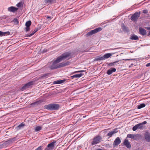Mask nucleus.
Masks as SVG:
<instances>
[{
    "instance_id": "nucleus-1",
    "label": "nucleus",
    "mask_w": 150,
    "mask_h": 150,
    "mask_svg": "<svg viewBox=\"0 0 150 150\" xmlns=\"http://www.w3.org/2000/svg\"><path fill=\"white\" fill-rule=\"evenodd\" d=\"M71 53L69 52H67L62 54L57 58L52 64L49 66V68L52 70L60 68L59 64H57L63 60L69 59L71 58Z\"/></svg>"
},
{
    "instance_id": "nucleus-2",
    "label": "nucleus",
    "mask_w": 150,
    "mask_h": 150,
    "mask_svg": "<svg viewBox=\"0 0 150 150\" xmlns=\"http://www.w3.org/2000/svg\"><path fill=\"white\" fill-rule=\"evenodd\" d=\"M59 107V105L56 103H51L44 106L45 108L50 110H57Z\"/></svg>"
},
{
    "instance_id": "nucleus-3",
    "label": "nucleus",
    "mask_w": 150,
    "mask_h": 150,
    "mask_svg": "<svg viewBox=\"0 0 150 150\" xmlns=\"http://www.w3.org/2000/svg\"><path fill=\"white\" fill-rule=\"evenodd\" d=\"M146 123L147 122L146 121H144L142 123L137 124L133 127V130L135 131L137 129H142L144 128L143 125L146 124Z\"/></svg>"
},
{
    "instance_id": "nucleus-4",
    "label": "nucleus",
    "mask_w": 150,
    "mask_h": 150,
    "mask_svg": "<svg viewBox=\"0 0 150 150\" xmlns=\"http://www.w3.org/2000/svg\"><path fill=\"white\" fill-rule=\"evenodd\" d=\"M102 28L101 27H99L96 28L95 29L92 30L90 32H88L86 35V37H87L91 35L94 34H95L97 32H99L101 30Z\"/></svg>"
},
{
    "instance_id": "nucleus-5",
    "label": "nucleus",
    "mask_w": 150,
    "mask_h": 150,
    "mask_svg": "<svg viewBox=\"0 0 150 150\" xmlns=\"http://www.w3.org/2000/svg\"><path fill=\"white\" fill-rule=\"evenodd\" d=\"M34 81H30L23 85L21 88V90L23 91L28 88H30L34 84Z\"/></svg>"
},
{
    "instance_id": "nucleus-6",
    "label": "nucleus",
    "mask_w": 150,
    "mask_h": 150,
    "mask_svg": "<svg viewBox=\"0 0 150 150\" xmlns=\"http://www.w3.org/2000/svg\"><path fill=\"white\" fill-rule=\"evenodd\" d=\"M140 14V11L136 12L131 16L130 18L131 20L134 22H136L139 17Z\"/></svg>"
},
{
    "instance_id": "nucleus-7",
    "label": "nucleus",
    "mask_w": 150,
    "mask_h": 150,
    "mask_svg": "<svg viewBox=\"0 0 150 150\" xmlns=\"http://www.w3.org/2000/svg\"><path fill=\"white\" fill-rule=\"evenodd\" d=\"M101 137L100 136H97L95 137L93 139V141L91 142L92 145L96 144L100 142Z\"/></svg>"
},
{
    "instance_id": "nucleus-8",
    "label": "nucleus",
    "mask_w": 150,
    "mask_h": 150,
    "mask_svg": "<svg viewBox=\"0 0 150 150\" xmlns=\"http://www.w3.org/2000/svg\"><path fill=\"white\" fill-rule=\"evenodd\" d=\"M121 142V141L119 137H118L115 139L112 146L113 147H115L116 146H117Z\"/></svg>"
},
{
    "instance_id": "nucleus-9",
    "label": "nucleus",
    "mask_w": 150,
    "mask_h": 150,
    "mask_svg": "<svg viewBox=\"0 0 150 150\" xmlns=\"http://www.w3.org/2000/svg\"><path fill=\"white\" fill-rule=\"evenodd\" d=\"M55 143V141H53L49 144L47 145V147L44 150H49L50 149H53L54 147V144Z\"/></svg>"
},
{
    "instance_id": "nucleus-10",
    "label": "nucleus",
    "mask_w": 150,
    "mask_h": 150,
    "mask_svg": "<svg viewBox=\"0 0 150 150\" xmlns=\"http://www.w3.org/2000/svg\"><path fill=\"white\" fill-rule=\"evenodd\" d=\"M71 64V62L69 61H67L66 62H63L59 63V66L60 68L64 67L66 66L70 65Z\"/></svg>"
},
{
    "instance_id": "nucleus-11",
    "label": "nucleus",
    "mask_w": 150,
    "mask_h": 150,
    "mask_svg": "<svg viewBox=\"0 0 150 150\" xmlns=\"http://www.w3.org/2000/svg\"><path fill=\"white\" fill-rule=\"evenodd\" d=\"M124 144L128 149H130L131 147L130 142L128 141V140L125 139L123 142Z\"/></svg>"
},
{
    "instance_id": "nucleus-12",
    "label": "nucleus",
    "mask_w": 150,
    "mask_h": 150,
    "mask_svg": "<svg viewBox=\"0 0 150 150\" xmlns=\"http://www.w3.org/2000/svg\"><path fill=\"white\" fill-rule=\"evenodd\" d=\"M117 128H115L112 131H110L107 134V136H109V137H111L113 135L117 132Z\"/></svg>"
},
{
    "instance_id": "nucleus-13",
    "label": "nucleus",
    "mask_w": 150,
    "mask_h": 150,
    "mask_svg": "<svg viewBox=\"0 0 150 150\" xmlns=\"http://www.w3.org/2000/svg\"><path fill=\"white\" fill-rule=\"evenodd\" d=\"M139 33L141 35L144 36L146 34V31L145 29L141 27L139 28Z\"/></svg>"
},
{
    "instance_id": "nucleus-14",
    "label": "nucleus",
    "mask_w": 150,
    "mask_h": 150,
    "mask_svg": "<svg viewBox=\"0 0 150 150\" xmlns=\"http://www.w3.org/2000/svg\"><path fill=\"white\" fill-rule=\"evenodd\" d=\"M116 71V69L115 68H111L107 70V74L108 75H110L112 73L115 72Z\"/></svg>"
},
{
    "instance_id": "nucleus-15",
    "label": "nucleus",
    "mask_w": 150,
    "mask_h": 150,
    "mask_svg": "<svg viewBox=\"0 0 150 150\" xmlns=\"http://www.w3.org/2000/svg\"><path fill=\"white\" fill-rule=\"evenodd\" d=\"M121 26L122 29L124 32H127L129 31V30L128 28L123 23H122Z\"/></svg>"
},
{
    "instance_id": "nucleus-16",
    "label": "nucleus",
    "mask_w": 150,
    "mask_h": 150,
    "mask_svg": "<svg viewBox=\"0 0 150 150\" xmlns=\"http://www.w3.org/2000/svg\"><path fill=\"white\" fill-rule=\"evenodd\" d=\"M18 8L14 6H11L8 8V11L10 12H15V11H17Z\"/></svg>"
},
{
    "instance_id": "nucleus-17",
    "label": "nucleus",
    "mask_w": 150,
    "mask_h": 150,
    "mask_svg": "<svg viewBox=\"0 0 150 150\" xmlns=\"http://www.w3.org/2000/svg\"><path fill=\"white\" fill-rule=\"evenodd\" d=\"M129 39L131 40H138L139 38L138 36L135 35L134 34H131L130 37L129 38Z\"/></svg>"
},
{
    "instance_id": "nucleus-18",
    "label": "nucleus",
    "mask_w": 150,
    "mask_h": 150,
    "mask_svg": "<svg viewBox=\"0 0 150 150\" xmlns=\"http://www.w3.org/2000/svg\"><path fill=\"white\" fill-rule=\"evenodd\" d=\"M66 81V79H63L62 80H58L54 81L53 83L54 84H60L64 83Z\"/></svg>"
},
{
    "instance_id": "nucleus-19",
    "label": "nucleus",
    "mask_w": 150,
    "mask_h": 150,
    "mask_svg": "<svg viewBox=\"0 0 150 150\" xmlns=\"http://www.w3.org/2000/svg\"><path fill=\"white\" fill-rule=\"evenodd\" d=\"M43 102L42 100H39L38 101L32 103L31 105H38L40 103Z\"/></svg>"
},
{
    "instance_id": "nucleus-20",
    "label": "nucleus",
    "mask_w": 150,
    "mask_h": 150,
    "mask_svg": "<svg viewBox=\"0 0 150 150\" xmlns=\"http://www.w3.org/2000/svg\"><path fill=\"white\" fill-rule=\"evenodd\" d=\"M141 136V135L139 134H134V138L133 139L134 140H137L139 139L140 137Z\"/></svg>"
},
{
    "instance_id": "nucleus-21",
    "label": "nucleus",
    "mask_w": 150,
    "mask_h": 150,
    "mask_svg": "<svg viewBox=\"0 0 150 150\" xmlns=\"http://www.w3.org/2000/svg\"><path fill=\"white\" fill-rule=\"evenodd\" d=\"M83 74H82V73L76 74L74 75L73 76H72L71 77H72V78H74L80 77H81L82 76H83Z\"/></svg>"
},
{
    "instance_id": "nucleus-22",
    "label": "nucleus",
    "mask_w": 150,
    "mask_h": 150,
    "mask_svg": "<svg viewBox=\"0 0 150 150\" xmlns=\"http://www.w3.org/2000/svg\"><path fill=\"white\" fill-rule=\"evenodd\" d=\"M112 55V54L111 53H107L105 54L104 55V59H107L110 57H111Z\"/></svg>"
},
{
    "instance_id": "nucleus-23",
    "label": "nucleus",
    "mask_w": 150,
    "mask_h": 150,
    "mask_svg": "<svg viewBox=\"0 0 150 150\" xmlns=\"http://www.w3.org/2000/svg\"><path fill=\"white\" fill-rule=\"evenodd\" d=\"M45 1L49 4H51L53 3H55L56 0H45Z\"/></svg>"
},
{
    "instance_id": "nucleus-24",
    "label": "nucleus",
    "mask_w": 150,
    "mask_h": 150,
    "mask_svg": "<svg viewBox=\"0 0 150 150\" xmlns=\"http://www.w3.org/2000/svg\"><path fill=\"white\" fill-rule=\"evenodd\" d=\"M103 56L101 57H98L95 59V61L103 60H104Z\"/></svg>"
},
{
    "instance_id": "nucleus-25",
    "label": "nucleus",
    "mask_w": 150,
    "mask_h": 150,
    "mask_svg": "<svg viewBox=\"0 0 150 150\" xmlns=\"http://www.w3.org/2000/svg\"><path fill=\"white\" fill-rule=\"evenodd\" d=\"M4 143L5 144H6V146H8V145L12 143V142H11L10 138L7 141H5L4 142Z\"/></svg>"
},
{
    "instance_id": "nucleus-26",
    "label": "nucleus",
    "mask_w": 150,
    "mask_h": 150,
    "mask_svg": "<svg viewBox=\"0 0 150 150\" xmlns=\"http://www.w3.org/2000/svg\"><path fill=\"white\" fill-rule=\"evenodd\" d=\"M146 105L144 103H142L140 105H138L137 108L139 109H141L143 108Z\"/></svg>"
},
{
    "instance_id": "nucleus-27",
    "label": "nucleus",
    "mask_w": 150,
    "mask_h": 150,
    "mask_svg": "<svg viewBox=\"0 0 150 150\" xmlns=\"http://www.w3.org/2000/svg\"><path fill=\"white\" fill-rule=\"evenodd\" d=\"M18 137L17 136L16 137H15L13 138H11L10 139L11 140V142L12 143L14 142L15 141H16L17 139H18V138H17Z\"/></svg>"
},
{
    "instance_id": "nucleus-28",
    "label": "nucleus",
    "mask_w": 150,
    "mask_h": 150,
    "mask_svg": "<svg viewBox=\"0 0 150 150\" xmlns=\"http://www.w3.org/2000/svg\"><path fill=\"white\" fill-rule=\"evenodd\" d=\"M134 134H128L127 135L126 139H127V138H130L133 139L134 138Z\"/></svg>"
},
{
    "instance_id": "nucleus-29",
    "label": "nucleus",
    "mask_w": 150,
    "mask_h": 150,
    "mask_svg": "<svg viewBox=\"0 0 150 150\" xmlns=\"http://www.w3.org/2000/svg\"><path fill=\"white\" fill-rule=\"evenodd\" d=\"M42 129V127L40 126H38L36 127L35 130L36 131H39Z\"/></svg>"
},
{
    "instance_id": "nucleus-30",
    "label": "nucleus",
    "mask_w": 150,
    "mask_h": 150,
    "mask_svg": "<svg viewBox=\"0 0 150 150\" xmlns=\"http://www.w3.org/2000/svg\"><path fill=\"white\" fill-rule=\"evenodd\" d=\"M31 24V22L30 21H29L26 22L25 25L26 26L30 27Z\"/></svg>"
},
{
    "instance_id": "nucleus-31",
    "label": "nucleus",
    "mask_w": 150,
    "mask_h": 150,
    "mask_svg": "<svg viewBox=\"0 0 150 150\" xmlns=\"http://www.w3.org/2000/svg\"><path fill=\"white\" fill-rule=\"evenodd\" d=\"M6 145L4 142L0 144V149H1L4 147H6Z\"/></svg>"
},
{
    "instance_id": "nucleus-32",
    "label": "nucleus",
    "mask_w": 150,
    "mask_h": 150,
    "mask_svg": "<svg viewBox=\"0 0 150 150\" xmlns=\"http://www.w3.org/2000/svg\"><path fill=\"white\" fill-rule=\"evenodd\" d=\"M117 62V61H116L113 63H109L108 64V66L109 67L115 65L116 63Z\"/></svg>"
},
{
    "instance_id": "nucleus-33",
    "label": "nucleus",
    "mask_w": 150,
    "mask_h": 150,
    "mask_svg": "<svg viewBox=\"0 0 150 150\" xmlns=\"http://www.w3.org/2000/svg\"><path fill=\"white\" fill-rule=\"evenodd\" d=\"M13 21L15 23H16V24H17L19 23V21L18 19L16 18H14L13 20Z\"/></svg>"
},
{
    "instance_id": "nucleus-34",
    "label": "nucleus",
    "mask_w": 150,
    "mask_h": 150,
    "mask_svg": "<svg viewBox=\"0 0 150 150\" xmlns=\"http://www.w3.org/2000/svg\"><path fill=\"white\" fill-rule=\"evenodd\" d=\"M16 6L18 7H21L22 6V3L21 2H19L17 4Z\"/></svg>"
},
{
    "instance_id": "nucleus-35",
    "label": "nucleus",
    "mask_w": 150,
    "mask_h": 150,
    "mask_svg": "<svg viewBox=\"0 0 150 150\" xmlns=\"http://www.w3.org/2000/svg\"><path fill=\"white\" fill-rule=\"evenodd\" d=\"M24 126V124H23V123H21L18 126V127L19 129H20L21 127H23Z\"/></svg>"
},
{
    "instance_id": "nucleus-36",
    "label": "nucleus",
    "mask_w": 150,
    "mask_h": 150,
    "mask_svg": "<svg viewBox=\"0 0 150 150\" xmlns=\"http://www.w3.org/2000/svg\"><path fill=\"white\" fill-rule=\"evenodd\" d=\"M42 146H40L38 147V148H37L35 150H42Z\"/></svg>"
},
{
    "instance_id": "nucleus-37",
    "label": "nucleus",
    "mask_w": 150,
    "mask_h": 150,
    "mask_svg": "<svg viewBox=\"0 0 150 150\" xmlns=\"http://www.w3.org/2000/svg\"><path fill=\"white\" fill-rule=\"evenodd\" d=\"M35 33L34 31H33V32H32V33H31L30 34H29V35H27V36H28V37H31V36L32 35H33L34 34V33Z\"/></svg>"
},
{
    "instance_id": "nucleus-38",
    "label": "nucleus",
    "mask_w": 150,
    "mask_h": 150,
    "mask_svg": "<svg viewBox=\"0 0 150 150\" xmlns=\"http://www.w3.org/2000/svg\"><path fill=\"white\" fill-rule=\"evenodd\" d=\"M10 33V32L9 31L4 32V35H5L6 34L7 35H9Z\"/></svg>"
},
{
    "instance_id": "nucleus-39",
    "label": "nucleus",
    "mask_w": 150,
    "mask_h": 150,
    "mask_svg": "<svg viewBox=\"0 0 150 150\" xmlns=\"http://www.w3.org/2000/svg\"><path fill=\"white\" fill-rule=\"evenodd\" d=\"M26 27L25 28V31L26 32H28L30 30V27L29 26H26Z\"/></svg>"
},
{
    "instance_id": "nucleus-40",
    "label": "nucleus",
    "mask_w": 150,
    "mask_h": 150,
    "mask_svg": "<svg viewBox=\"0 0 150 150\" xmlns=\"http://www.w3.org/2000/svg\"><path fill=\"white\" fill-rule=\"evenodd\" d=\"M142 12L143 13L146 14L148 13V11L147 10H144Z\"/></svg>"
},
{
    "instance_id": "nucleus-41",
    "label": "nucleus",
    "mask_w": 150,
    "mask_h": 150,
    "mask_svg": "<svg viewBox=\"0 0 150 150\" xmlns=\"http://www.w3.org/2000/svg\"><path fill=\"white\" fill-rule=\"evenodd\" d=\"M146 29L148 30H150V31L149 32L147 35L148 36H150V27H147L146 28Z\"/></svg>"
},
{
    "instance_id": "nucleus-42",
    "label": "nucleus",
    "mask_w": 150,
    "mask_h": 150,
    "mask_svg": "<svg viewBox=\"0 0 150 150\" xmlns=\"http://www.w3.org/2000/svg\"><path fill=\"white\" fill-rule=\"evenodd\" d=\"M0 36H4V32H2L1 31H0Z\"/></svg>"
},
{
    "instance_id": "nucleus-43",
    "label": "nucleus",
    "mask_w": 150,
    "mask_h": 150,
    "mask_svg": "<svg viewBox=\"0 0 150 150\" xmlns=\"http://www.w3.org/2000/svg\"><path fill=\"white\" fill-rule=\"evenodd\" d=\"M48 74H43L42 76V77H46L48 75Z\"/></svg>"
},
{
    "instance_id": "nucleus-44",
    "label": "nucleus",
    "mask_w": 150,
    "mask_h": 150,
    "mask_svg": "<svg viewBox=\"0 0 150 150\" xmlns=\"http://www.w3.org/2000/svg\"><path fill=\"white\" fill-rule=\"evenodd\" d=\"M7 18L6 16H4L2 17H1V19H5Z\"/></svg>"
},
{
    "instance_id": "nucleus-45",
    "label": "nucleus",
    "mask_w": 150,
    "mask_h": 150,
    "mask_svg": "<svg viewBox=\"0 0 150 150\" xmlns=\"http://www.w3.org/2000/svg\"><path fill=\"white\" fill-rule=\"evenodd\" d=\"M40 29H38V28H36L35 29V30L34 31L35 33L37 32Z\"/></svg>"
},
{
    "instance_id": "nucleus-46",
    "label": "nucleus",
    "mask_w": 150,
    "mask_h": 150,
    "mask_svg": "<svg viewBox=\"0 0 150 150\" xmlns=\"http://www.w3.org/2000/svg\"><path fill=\"white\" fill-rule=\"evenodd\" d=\"M146 67H149V66H150V63H148L146 65Z\"/></svg>"
},
{
    "instance_id": "nucleus-47",
    "label": "nucleus",
    "mask_w": 150,
    "mask_h": 150,
    "mask_svg": "<svg viewBox=\"0 0 150 150\" xmlns=\"http://www.w3.org/2000/svg\"><path fill=\"white\" fill-rule=\"evenodd\" d=\"M46 18L47 19H50L51 18V17L50 16H47Z\"/></svg>"
},
{
    "instance_id": "nucleus-48",
    "label": "nucleus",
    "mask_w": 150,
    "mask_h": 150,
    "mask_svg": "<svg viewBox=\"0 0 150 150\" xmlns=\"http://www.w3.org/2000/svg\"><path fill=\"white\" fill-rule=\"evenodd\" d=\"M79 72V71H76L75 72H74V73H77V72Z\"/></svg>"
},
{
    "instance_id": "nucleus-49",
    "label": "nucleus",
    "mask_w": 150,
    "mask_h": 150,
    "mask_svg": "<svg viewBox=\"0 0 150 150\" xmlns=\"http://www.w3.org/2000/svg\"><path fill=\"white\" fill-rule=\"evenodd\" d=\"M84 72V71H80L79 72Z\"/></svg>"
},
{
    "instance_id": "nucleus-50",
    "label": "nucleus",
    "mask_w": 150,
    "mask_h": 150,
    "mask_svg": "<svg viewBox=\"0 0 150 150\" xmlns=\"http://www.w3.org/2000/svg\"><path fill=\"white\" fill-rule=\"evenodd\" d=\"M86 117V115H85V116H83V118H85V117Z\"/></svg>"
},
{
    "instance_id": "nucleus-51",
    "label": "nucleus",
    "mask_w": 150,
    "mask_h": 150,
    "mask_svg": "<svg viewBox=\"0 0 150 150\" xmlns=\"http://www.w3.org/2000/svg\"><path fill=\"white\" fill-rule=\"evenodd\" d=\"M127 60H130V59H127Z\"/></svg>"
},
{
    "instance_id": "nucleus-52",
    "label": "nucleus",
    "mask_w": 150,
    "mask_h": 150,
    "mask_svg": "<svg viewBox=\"0 0 150 150\" xmlns=\"http://www.w3.org/2000/svg\"><path fill=\"white\" fill-rule=\"evenodd\" d=\"M149 129L150 130V126L149 127Z\"/></svg>"
}]
</instances>
